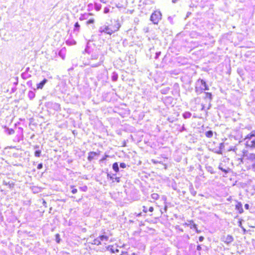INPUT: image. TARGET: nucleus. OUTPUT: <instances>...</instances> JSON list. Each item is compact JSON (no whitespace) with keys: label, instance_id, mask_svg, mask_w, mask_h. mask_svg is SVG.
<instances>
[{"label":"nucleus","instance_id":"obj_5","mask_svg":"<svg viewBox=\"0 0 255 255\" xmlns=\"http://www.w3.org/2000/svg\"><path fill=\"white\" fill-rule=\"evenodd\" d=\"M162 14L159 11L155 10L151 15L150 19L154 24H157L161 19Z\"/></svg>","mask_w":255,"mask_h":255},{"label":"nucleus","instance_id":"obj_13","mask_svg":"<svg viewBox=\"0 0 255 255\" xmlns=\"http://www.w3.org/2000/svg\"><path fill=\"white\" fill-rule=\"evenodd\" d=\"M46 82H47V80L46 79L43 80L41 82H40V83H39L37 85V89H42L43 86H44V85L46 83Z\"/></svg>","mask_w":255,"mask_h":255},{"label":"nucleus","instance_id":"obj_21","mask_svg":"<svg viewBox=\"0 0 255 255\" xmlns=\"http://www.w3.org/2000/svg\"><path fill=\"white\" fill-rule=\"evenodd\" d=\"M109 10H110L109 8L106 7L104 8V12L105 13H107L109 12Z\"/></svg>","mask_w":255,"mask_h":255},{"label":"nucleus","instance_id":"obj_38","mask_svg":"<svg viewBox=\"0 0 255 255\" xmlns=\"http://www.w3.org/2000/svg\"><path fill=\"white\" fill-rule=\"evenodd\" d=\"M201 255V254H200V253H199V254H198V255Z\"/></svg>","mask_w":255,"mask_h":255},{"label":"nucleus","instance_id":"obj_28","mask_svg":"<svg viewBox=\"0 0 255 255\" xmlns=\"http://www.w3.org/2000/svg\"><path fill=\"white\" fill-rule=\"evenodd\" d=\"M42 167V164L41 163H40L38 165L37 168L38 169H41Z\"/></svg>","mask_w":255,"mask_h":255},{"label":"nucleus","instance_id":"obj_4","mask_svg":"<svg viewBox=\"0 0 255 255\" xmlns=\"http://www.w3.org/2000/svg\"><path fill=\"white\" fill-rule=\"evenodd\" d=\"M205 103L202 104V110L209 109L211 106V102L212 99V95L210 92H206L204 97Z\"/></svg>","mask_w":255,"mask_h":255},{"label":"nucleus","instance_id":"obj_3","mask_svg":"<svg viewBox=\"0 0 255 255\" xmlns=\"http://www.w3.org/2000/svg\"><path fill=\"white\" fill-rule=\"evenodd\" d=\"M195 91L198 94H200L205 90L209 89L208 86L206 82L202 79H199L197 81L195 85Z\"/></svg>","mask_w":255,"mask_h":255},{"label":"nucleus","instance_id":"obj_22","mask_svg":"<svg viewBox=\"0 0 255 255\" xmlns=\"http://www.w3.org/2000/svg\"><path fill=\"white\" fill-rule=\"evenodd\" d=\"M120 167L123 168H124L126 167V164L124 163H122L120 164Z\"/></svg>","mask_w":255,"mask_h":255},{"label":"nucleus","instance_id":"obj_6","mask_svg":"<svg viewBox=\"0 0 255 255\" xmlns=\"http://www.w3.org/2000/svg\"><path fill=\"white\" fill-rule=\"evenodd\" d=\"M119 23H117L115 26H106L103 29L101 28V31L104 32L107 34H111L114 32L117 31L120 28Z\"/></svg>","mask_w":255,"mask_h":255},{"label":"nucleus","instance_id":"obj_27","mask_svg":"<svg viewBox=\"0 0 255 255\" xmlns=\"http://www.w3.org/2000/svg\"><path fill=\"white\" fill-rule=\"evenodd\" d=\"M245 208L246 209L248 210L249 209V205L248 204H246L245 205Z\"/></svg>","mask_w":255,"mask_h":255},{"label":"nucleus","instance_id":"obj_14","mask_svg":"<svg viewBox=\"0 0 255 255\" xmlns=\"http://www.w3.org/2000/svg\"><path fill=\"white\" fill-rule=\"evenodd\" d=\"M151 198L154 200H157L159 198V195L156 193H153L151 195Z\"/></svg>","mask_w":255,"mask_h":255},{"label":"nucleus","instance_id":"obj_37","mask_svg":"<svg viewBox=\"0 0 255 255\" xmlns=\"http://www.w3.org/2000/svg\"><path fill=\"white\" fill-rule=\"evenodd\" d=\"M196 232H197V233H200V231H198V230H197V229H196Z\"/></svg>","mask_w":255,"mask_h":255},{"label":"nucleus","instance_id":"obj_2","mask_svg":"<svg viewBox=\"0 0 255 255\" xmlns=\"http://www.w3.org/2000/svg\"><path fill=\"white\" fill-rule=\"evenodd\" d=\"M245 140L247 147L255 148V130L246 135Z\"/></svg>","mask_w":255,"mask_h":255},{"label":"nucleus","instance_id":"obj_23","mask_svg":"<svg viewBox=\"0 0 255 255\" xmlns=\"http://www.w3.org/2000/svg\"><path fill=\"white\" fill-rule=\"evenodd\" d=\"M94 19H90V20H89L87 22V24H90V23H94Z\"/></svg>","mask_w":255,"mask_h":255},{"label":"nucleus","instance_id":"obj_10","mask_svg":"<svg viewBox=\"0 0 255 255\" xmlns=\"http://www.w3.org/2000/svg\"><path fill=\"white\" fill-rule=\"evenodd\" d=\"M99 154V153H97L96 152H90V153H89V155L88 157V160L91 161L92 160H93L94 158V157L96 156H97Z\"/></svg>","mask_w":255,"mask_h":255},{"label":"nucleus","instance_id":"obj_18","mask_svg":"<svg viewBox=\"0 0 255 255\" xmlns=\"http://www.w3.org/2000/svg\"><path fill=\"white\" fill-rule=\"evenodd\" d=\"M191 116V114L189 112H186L183 115V116L185 119L189 118Z\"/></svg>","mask_w":255,"mask_h":255},{"label":"nucleus","instance_id":"obj_7","mask_svg":"<svg viewBox=\"0 0 255 255\" xmlns=\"http://www.w3.org/2000/svg\"><path fill=\"white\" fill-rule=\"evenodd\" d=\"M221 241L226 245H229L234 241V237L232 235H224L221 238Z\"/></svg>","mask_w":255,"mask_h":255},{"label":"nucleus","instance_id":"obj_19","mask_svg":"<svg viewBox=\"0 0 255 255\" xmlns=\"http://www.w3.org/2000/svg\"><path fill=\"white\" fill-rule=\"evenodd\" d=\"M40 155V151L37 150L35 152V156L39 157Z\"/></svg>","mask_w":255,"mask_h":255},{"label":"nucleus","instance_id":"obj_20","mask_svg":"<svg viewBox=\"0 0 255 255\" xmlns=\"http://www.w3.org/2000/svg\"><path fill=\"white\" fill-rule=\"evenodd\" d=\"M100 239L101 241H103L104 240H107V237L106 236H100Z\"/></svg>","mask_w":255,"mask_h":255},{"label":"nucleus","instance_id":"obj_16","mask_svg":"<svg viewBox=\"0 0 255 255\" xmlns=\"http://www.w3.org/2000/svg\"><path fill=\"white\" fill-rule=\"evenodd\" d=\"M113 169L116 172H118L119 171V166L117 163H115L113 165Z\"/></svg>","mask_w":255,"mask_h":255},{"label":"nucleus","instance_id":"obj_15","mask_svg":"<svg viewBox=\"0 0 255 255\" xmlns=\"http://www.w3.org/2000/svg\"><path fill=\"white\" fill-rule=\"evenodd\" d=\"M205 135L208 138H211L213 135V132L212 130H208L206 132Z\"/></svg>","mask_w":255,"mask_h":255},{"label":"nucleus","instance_id":"obj_31","mask_svg":"<svg viewBox=\"0 0 255 255\" xmlns=\"http://www.w3.org/2000/svg\"><path fill=\"white\" fill-rule=\"evenodd\" d=\"M43 204L45 207H46V202L45 200L43 201Z\"/></svg>","mask_w":255,"mask_h":255},{"label":"nucleus","instance_id":"obj_26","mask_svg":"<svg viewBox=\"0 0 255 255\" xmlns=\"http://www.w3.org/2000/svg\"><path fill=\"white\" fill-rule=\"evenodd\" d=\"M77 192V190L76 189H73L72 190V193L73 194H75Z\"/></svg>","mask_w":255,"mask_h":255},{"label":"nucleus","instance_id":"obj_32","mask_svg":"<svg viewBox=\"0 0 255 255\" xmlns=\"http://www.w3.org/2000/svg\"><path fill=\"white\" fill-rule=\"evenodd\" d=\"M56 237H57V242L58 243H59V239H58V238L59 237V235H58V234H57V235H56Z\"/></svg>","mask_w":255,"mask_h":255},{"label":"nucleus","instance_id":"obj_12","mask_svg":"<svg viewBox=\"0 0 255 255\" xmlns=\"http://www.w3.org/2000/svg\"><path fill=\"white\" fill-rule=\"evenodd\" d=\"M3 184L6 186H8L9 188H13L14 186V183L12 182H6V181H3Z\"/></svg>","mask_w":255,"mask_h":255},{"label":"nucleus","instance_id":"obj_35","mask_svg":"<svg viewBox=\"0 0 255 255\" xmlns=\"http://www.w3.org/2000/svg\"><path fill=\"white\" fill-rule=\"evenodd\" d=\"M193 227L194 228H195V229H197V225L196 224H194L193 225Z\"/></svg>","mask_w":255,"mask_h":255},{"label":"nucleus","instance_id":"obj_24","mask_svg":"<svg viewBox=\"0 0 255 255\" xmlns=\"http://www.w3.org/2000/svg\"><path fill=\"white\" fill-rule=\"evenodd\" d=\"M108 157V155H105V156L101 159V161H102L106 160L107 157Z\"/></svg>","mask_w":255,"mask_h":255},{"label":"nucleus","instance_id":"obj_33","mask_svg":"<svg viewBox=\"0 0 255 255\" xmlns=\"http://www.w3.org/2000/svg\"><path fill=\"white\" fill-rule=\"evenodd\" d=\"M178 0H172V2L173 3H175Z\"/></svg>","mask_w":255,"mask_h":255},{"label":"nucleus","instance_id":"obj_11","mask_svg":"<svg viewBox=\"0 0 255 255\" xmlns=\"http://www.w3.org/2000/svg\"><path fill=\"white\" fill-rule=\"evenodd\" d=\"M219 149L215 151V153L219 154H222L223 153V150L224 148V144L223 143H220L219 144Z\"/></svg>","mask_w":255,"mask_h":255},{"label":"nucleus","instance_id":"obj_17","mask_svg":"<svg viewBox=\"0 0 255 255\" xmlns=\"http://www.w3.org/2000/svg\"><path fill=\"white\" fill-rule=\"evenodd\" d=\"M101 243V240L99 239H95L92 243L93 244L99 245Z\"/></svg>","mask_w":255,"mask_h":255},{"label":"nucleus","instance_id":"obj_9","mask_svg":"<svg viewBox=\"0 0 255 255\" xmlns=\"http://www.w3.org/2000/svg\"><path fill=\"white\" fill-rule=\"evenodd\" d=\"M235 209L238 211V213L242 214L244 212L242 204L238 202L235 206Z\"/></svg>","mask_w":255,"mask_h":255},{"label":"nucleus","instance_id":"obj_36","mask_svg":"<svg viewBox=\"0 0 255 255\" xmlns=\"http://www.w3.org/2000/svg\"><path fill=\"white\" fill-rule=\"evenodd\" d=\"M141 215V213H139V214H138L137 215V216H140Z\"/></svg>","mask_w":255,"mask_h":255},{"label":"nucleus","instance_id":"obj_34","mask_svg":"<svg viewBox=\"0 0 255 255\" xmlns=\"http://www.w3.org/2000/svg\"><path fill=\"white\" fill-rule=\"evenodd\" d=\"M220 169L221 170H222V171H223L224 172H227V171H226V170H225V169H223L222 168H220Z\"/></svg>","mask_w":255,"mask_h":255},{"label":"nucleus","instance_id":"obj_1","mask_svg":"<svg viewBox=\"0 0 255 255\" xmlns=\"http://www.w3.org/2000/svg\"><path fill=\"white\" fill-rule=\"evenodd\" d=\"M167 206L164 205L163 206H160L157 205H155L153 207L152 211H150L148 215L152 217L155 219H157L160 218L163 213L166 212Z\"/></svg>","mask_w":255,"mask_h":255},{"label":"nucleus","instance_id":"obj_30","mask_svg":"<svg viewBox=\"0 0 255 255\" xmlns=\"http://www.w3.org/2000/svg\"><path fill=\"white\" fill-rule=\"evenodd\" d=\"M80 26L79 23L78 22H76L75 24V27H79Z\"/></svg>","mask_w":255,"mask_h":255},{"label":"nucleus","instance_id":"obj_25","mask_svg":"<svg viewBox=\"0 0 255 255\" xmlns=\"http://www.w3.org/2000/svg\"><path fill=\"white\" fill-rule=\"evenodd\" d=\"M201 249H202V248H201V246H200V245H198V246H197V250L198 251H200L201 250Z\"/></svg>","mask_w":255,"mask_h":255},{"label":"nucleus","instance_id":"obj_29","mask_svg":"<svg viewBox=\"0 0 255 255\" xmlns=\"http://www.w3.org/2000/svg\"><path fill=\"white\" fill-rule=\"evenodd\" d=\"M204 240V237L203 236H200L199 237V240L200 241V242H202Z\"/></svg>","mask_w":255,"mask_h":255},{"label":"nucleus","instance_id":"obj_8","mask_svg":"<svg viewBox=\"0 0 255 255\" xmlns=\"http://www.w3.org/2000/svg\"><path fill=\"white\" fill-rule=\"evenodd\" d=\"M153 206L149 203H146L142 206V211L145 213L149 214L150 211L153 210Z\"/></svg>","mask_w":255,"mask_h":255}]
</instances>
